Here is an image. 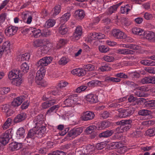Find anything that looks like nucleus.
I'll use <instances>...</instances> for the list:
<instances>
[{
	"label": "nucleus",
	"mask_w": 155,
	"mask_h": 155,
	"mask_svg": "<svg viewBox=\"0 0 155 155\" xmlns=\"http://www.w3.org/2000/svg\"><path fill=\"white\" fill-rule=\"evenodd\" d=\"M46 130V129L44 126H41L38 129L36 127H33L28 131L27 136L25 139V141L28 143V145H30L36 137L39 138L42 137Z\"/></svg>",
	"instance_id": "nucleus-1"
},
{
	"label": "nucleus",
	"mask_w": 155,
	"mask_h": 155,
	"mask_svg": "<svg viewBox=\"0 0 155 155\" xmlns=\"http://www.w3.org/2000/svg\"><path fill=\"white\" fill-rule=\"evenodd\" d=\"M52 60V58L51 56L45 57L40 59L38 61L36 66L39 69L37 72L35 79L38 80H41L44 76L45 70L44 67L50 64Z\"/></svg>",
	"instance_id": "nucleus-2"
},
{
	"label": "nucleus",
	"mask_w": 155,
	"mask_h": 155,
	"mask_svg": "<svg viewBox=\"0 0 155 155\" xmlns=\"http://www.w3.org/2000/svg\"><path fill=\"white\" fill-rule=\"evenodd\" d=\"M81 98L78 97L76 94L70 95L64 101L63 104L65 106L64 107H70L73 106L75 104H79L81 103Z\"/></svg>",
	"instance_id": "nucleus-3"
},
{
	"label": "nucleus",
	"mask_w": 155,
	"mask_h": 155,
	"mask_svg": "<svg viewBox=\"0 0 155 155\" xmlns=\"http://www.w3.org/2000/svg\"><path fill=\"white\" fill-rule=\"evenodd\" d=\"M83 128L81 127L74 128L71 130L67 135L72 138H74L80 135L83 132Z\"/></svg>",
	"instance_id": "nucleus-4"
},
{
	"label": "nucleus",
	"mask_w": 155,
	"mask_h": 155,
	"mask_svg": "<svg viewBox=\"0 0 155 155\" xmlns=\"http://www.w3.org/2000/svg\"><path fill=\"white\" fill-rule=\"evenodd\" d=\"M18 30V27L15 26L11 25L7 27L5 30V34L8 37L14 35Z\"/></svg>",
	"instance_id": "nucleus-5"
},
{
	"label": "nucleus",
	"mask_w": 155,
	"mask_h": 155,
	"mask_svg": "<svg viewBox=\"0 0 155 155\" xmlns=\"http://www.w3.org/2000/svg\"><path fill=\"white\" fill-rule=\"evenodd\" d=\"M105 37L104 34L96 32L90 33L88 37V41L91 42L92 41L96 39H103Z\"/></svg>",
	"instance_id": "nucleus-6"
},
{
	"label": "nucleus",
	"mask_w": 155,
	"mask_h": 155,
	"mask_svg": "<svg viewBox=\"0 0 155 155\" xmlns=\"http://www.w3.org/2000/svg\"><path fill=\"white\" fill-rule=\"evenodd\" d=\"M44 123V117L42 114L39 115L34 118L33 124L35 125L34 127H36L38 129L41 127H40Z\"/></svg>",
	"instance_id": "nucleus-7"
},
{
	"label": "nucleus",
	"mask_w": 155,
	"mask_h": 155,
	"mask_svg": "<svg viewBox=\"0 0 155 155\" xmlns=\"http://www.w3.org/2000/svg\"><path fill=\"white\" fill-rule=\"evenodd\" d=\"M82 33V29L81 26H78L75 29L74 32L71 37V39L73 41L79 39Z\"/></svg>",
	"instance_id": "nucleus-8"
},
{
	"label": "nucleus",
	"mask_w": 155,
	"mask_h": 155,
	"mask_svg": "<svg viewBox=\"0 0 155 155\" xmlns=\"http://www.w3.org/2000/svg\"><path fill=\"white\" fill-rule=\"evenodd\" d=\"M10 129L6 131L2 135L0 136V141L2 142L5 145L8 143L10 139L9 132H11Z\"/></svg>",
	"instance_id": "nucleus-9"
},
{
	"label": "nucleus",
	"mask_w": 155,
	"mask_h": 155,
	"mask_svg": "<svg viewBox=\"0 0 155 155\" xmlns=\"http://www.w3.org/2000/svg\"><path fill=\"white\" fill-rule=\"evenodd\" d=\"M119 111L120 112L118 117L120 118H126L129 117L134 113L133 111L130 109H124Z\"/></svg>",
	"instance_id": "nucleus-10"
},
{
	"label": "nucleus",
	"mask_w": 155,
	"mask_h": 155,
	"mask_svg": "<svg viewBox=\"0 0 155 155\" xmlns=\"http://www.w3.org/2000/svg\"><path fill=\"white\" fill-rule=\"evenodd\" d=\"M85 99L87 102L90 103H95L97 101L96 95L92 93L87 95L85 97Z\"/></svg>",
	"instance_id": "nucleus-11"
},
{
	"label": "nucleus",
	"mask_w": 155,
	"mask_h": 155,
	"mask_svg": "<svg viewBox=\"0 0 155 155\" xmlns=\"http://www.w3.org/2000/svg\"><path fill=\"white\" fill-rule=\"evenodd\" d=\"M95 116L94 113L91 112L87 111L84 112L81 118L82 120L87 121L92 119Z\"/></svg>",
	"instance_id": "nucleus-12"
},
{
	"label": "nucleus",
	"mask_w": 155,
	"mask_h": 155,
	"mask_svg": "<svg viewBox=\"0 0 155 155\" xmlns=\"http://www.w3.org/2000/svg\"><path fill=\"white\" fill-rule=\"evenodd\" d=\"M113 35L118 39H123L125 37L124 33L119 29H114L112 32Z\"/></svg>",
	"instance_id": "nucleus-13"
},
{
	"label": "nucleus",
	"mask_w": 155,
	"mask_h": 155,
	"mask_svg": "<svg viewBox=\"0 0 155 155\" xmlns=\"http://www.w3.org/2000/svg\"><path fill=\"white\" fill-rule=\"evenodd\" d=\"M143 35L145 38L149 41L153 42V39L155 37V33L152 31H147L143 33Z\"/></svg>",
	"instance_id": "nucleus-14"
},
{
	"label": "nucleus",
	"mask_w": 155,
	"mask_h": 155,
	"mask_svg": "<svg viewBox=\"0 0 155 155\" xmlns=\"http://www.w3.org/2000/svg\"><path fill=\"white\" fill-rule=\"evenodd\" d=\"M26 117V114L25 113H22L16 116L14 118V121L15 123H19L25 120Z\"/></svg>",
	"instance_id": "nucleus-15"
},
{
	"label": "nucleus",
	"mask_w": 155,
	"mask_h": 155,
	"mask_svg": "<svg viewBox=\"0 0 155 155\" xmlns=\"http://www.w3.org/2000/svg\"><path fill=\"white\" fill-rule=\"evenodd\" d=\"M19 71L18 70H13L10 71L8 74V77L12 81L13 79L19 77Z\"/></svg>",
	"instance_id": "nucleus-16"
},
{
	"label": "nucleus",
	"mask_w": 155,
	"mask_h": 155,
	"mask_svg": "<svg viewBox=\"0 0 155 155\" xmlns=\"http://www.w3.org/2000/svg\"><path fill=\"white\" fill-rule=\"evenodd\" d=\"M24 100L23 97L20 96L15 98L12 103V105L14 107H18L19 106Z\"/></svg>",
	"instance_id": "nucleus-17"
},
{
	"label": "nucleus",
	"mask_w": 155,
	"mask_h": 155,
	"mask_svg": "<svg viewBox=\"0 0 155 155\" xmlns=\"http://www.w3.org/2000/svg\"><path fill=\"white\" fill-rule=\"evenodd\" d=\"M71 73L74 75H76L78 76H83L84 75L85 73V71L81 68H77L73 69L71 71Z\"/></svg>",
	"instance_id": "nucleus-18"
},
{
	"label": "nucleus",
	"mask_w": 155,
	"mask_h": 155,
	"mask_svg": "<svg viewBox=\"0 0 155 155\" xmlns=\"http://www.w3.org/2000/svg\"><path fill=\"white\" fill-rule=\"evenodd\" d=\"M56 102V101L54 99L50 100L42 103L41 107L43 109L48 108L55 104Z\"/></svg>",
	"instance_id": "nucleus-19"
},
{
	"label": "nucleus",
	"mask_w": 155,
	"mask_h": 155,
	"mask_svg": "<svg viewBox=\"0 0 155 155\" xmlns=\"http://www.w3.org/2000/svg\"><path fill=\"white\" fill-rule=\"evenodd\" d=\"M114 131L113 130H107L104 131L99 135L100 137H108L111 136L114 133Z\"/></svg>",
	"instance_id": "nucleus-20"
},
{
	"label": "nucleus",
	"mask_w": 155,
	"mask_h": 155,
	"mask_svg": "<svg viewBox=\"0 0 155 155\" xmlns=\"http://www.w3.org/2000/svg\"><path fill=\"white\" fill-rule=\"evenodd\" d=\"M125 99V97L118 99L116 100V103L111 104H110V106L111 107L119 108L122 105V104L120 102L124 101Z\"/></svg>",
	"instance_id": "nucleus-21"
},
{
	"label": "nucleus",
	"mask_w": 155,
	"mask_h": 155,
	"mask_svg": "<svg viewBox=\"0 0 155 155\" xmlns=\"http://www.w3.org/2000/svg\"><path fill=\"white\" fill-rule=\"evenodd\" d=\"M130 126H125L124 125H121L116 129V131L118 133H122L125 131H127L130 129Z\"/></svg>",
	"instance_id": "nucleus-22"
},
{
	"label": "nucleus",
	"mask_w": 155,
	"mask_h": 155,
	"mask_svg": "<svg viewBox=\"0 0 155 155\" xmlns=\"http://www.w3.org/2000/svg\"><path fill=\"white\" fill-rule=\"evenodd\" d=\"M121 46L123 47L130 48L135 50H138L140 49V47L136 45L133 44H123L121 45Z\"/></svg>",
	"instance_id": "nucleus-23"
},
{
	"label": "nucleus",
	"mask_w": 155,
	"mask_h": 155,
	"mask_svg": "<svg viewBox=\"0 0 155 155\" xmlns=\"http://www.w3.org/2000/svg\"><path fill=\"white\" fill-rule=\"evenodd\" d=\"M10 147L12 148V150H18L22 147V144L16 142L12 143L10 144Z\"/></svg>",
	"instance_id": "nucleus-24"
},
{
	"label": "nucleus",
	"mask_w": 155,
	"mask_h": 155,
	"mask_svg": "<svg viewBox=\"0 0 155 155\" xmlns=\"http://www.w3.org/2000/svg\"><path fill=\"white\" fill-rule=\"evenodd\" d=\"M25 134L24 129L22 127L20 128L16 132L17 137L19 139L23 138L24 137Z\"/></svg>",
	"instance_id": "nucleus-25"
},
{
	"label": "nucleus",
	"mask_w": 155,
	"mask_h": 155,
	"mask_svg": "<svg viewBox=\"0 0 155 155\" xmlns=\"http://www.w3.org/2000/svg\"><path fill=\"white\" fill-rule=\"evenodd\" d=\"M140 63L144 65L148 66H155V61L149 60H141Z\"/></svg>",
	"instance_id": "nucleus-26"
},
{
	"label": "nucleus",
	"mask_w": 155,
	"mask_h": 155,
	"mask_svg": "<svg viewBox=\"0 0 155 155\" xmlns=\"http://www.w3.org/2000/svg\"><path fill=\"white\" fill-rule=\"evenodd\" d=\"M68 28L64 25H62L59 28V32L61 35L66 34L68 31Z\"/></svg>",
	"instance_id": "nucleus-27"
},
{
	"label": "nucleus",
	"mask_w": 155,
	"mask_h": 155,
	"mask_svg": "<svg viewBox=\"0 0 155 155\" xmlns=\"http://www.w3.org/2000/svg\"><path fill=\"white\" fill-rule=\"evenodd\" d=\"M131 9V7H130L128 5H127L124 7H121L120 8V11L121 13L127 14Z\"/></svg>",
	"instance_id": "nucleus-28"
},
{
	"label": "nucleus",
	"mask_w": 155,
	"mask_h": 155,
	"mask_svg": "<svg viewBox=\"0 0 155 155\" xmlns=\"http://www.w3.org/2000/svg\"><path fill=\"white\" fill-rule=\"evenodd\" d=\"M118 52L120 54H133L134 53V51L126 49H119Z\"/></svg>",
	"instance_id": "nucleus-29"
},
{
	"label": "nucleus",
	"mask_w": 155,
	"mask_h": 155,
	"mask_svg": "<svg viewBox=\"0 0 155 155\" xmlns=\"http://www.w3.org/2000/svg\"><path fill=\"white\" fill-rule=\"evenodd\" d=\"M132 31L134 34L141 35L143 34L144 31L139 28L135 27L132 29Z\"/></svg>",
	"instance_id": "nucleus-30"
},
{
	"label": "nucleus",
	"mask_w": 155,
	"mask_h": 155,
	"mask_svg": "<svg viewBox=\"0 0 155 155\" xmlns=\"http://www.w3.org/2000/svg\"><path fill=\"white\" fill-rule=\"evenodd\" d=\"M29 68V66L28 64L26 62H24L21 65L20 71L21 72L25 73L28 71Z\"/></svg>",
	"instance_id": "nucleus-31"
},
{
	"label": "nucleus",
	"mask_w": 155,
	"mask_h": 155,
	"mask_svg": "<svg viewBox=\"0 0 155 155\" xmlns=\"http://www.w3.org/2000/svg\"><path fill=\"white\" fill-rule=\"evenodd\" d=\"M12 122V119L11 118H8L4 124L2 126L3 129L5 130L8 128L9 127V126L11 124Z\"/></svg>",
	"instance_id": "nucleus-32"
},
{
	"label": "nucleus",
	"mask_w": 155,
	"mask_h": 155,
	"mask_svg": "<svg viewBox=\"0 0 155 155\" xmlns=\"http://www.w3.org/2000/svg\"><path fill=\"white\" fill-rule=\"evenodd\" d=\"M55 23V21L52 19L48 20L45 23V26L48 28L52 27Z\"/></svg>",
	"instance_id": "nucleus-33"
},
{
	"label": "nucleus",
	"mask_w": 155,
	"mask_h": 155,
	"mask_svg": "<svg viewBox=\"0 0 155 155\" xmlns=\"http://www.w3.org/2000/svg\"><path fill=\"white\" fill-rule=\"evenodd\" d=\"M20 56L21 58V61H27L29 59L30 55L29 53H26L25 54H22Z\"/></svg>",
	"instance_id": "nucleus-34"
},
{
	"label": "nucleus",
	"mask_w": 155,
	"mask_h": 155,
	"mask_svg": "<svg viewBox=\"0 0 155 155\" xmlns=\"http://www.w3.org/2000/svg\"><path fill=\"white\" fill-rule=\"evenodd\" d=\"M116 6L114 5L110 6L107 9V14L110 15L113 13L115 12L117 10Z\"/></svg>",
	"instance_id": "nucleus-35"
},
{
	"label": "nucleus",
	"mask_w": 155,
	"mask_h": 155,
	"mask_svg": "<svg viewBox=\"0 0 155 155\" xmlns=\"http://www.w3.org/2000/svg\"><path fill=\"white\" fill-rule=\"evenodd\" d=\"M10 42L9 41H6L4 42L2 45L0 46L5 51H7V50H9L10 47Z\"/></svg>",
	"instance_id": "nucleus-36"
},
{
	"label": "nucleus",
	"mask_w": 155,
	"mask_h": 155,
	"mask_svg": "<svg viewBox=\"0 0 155 155\" xmlns=\"http://www.w3.org/2000/svg\"><path fill=\"white\" fill-rule=\"evenodd\" d=\"M61 6L59 5H56L53 8V15L54 16L58 15L60 12Z\"/></svg>",
	"instance_id": "nucleus-37"
},
{
	"label": "nucleus",
	"mask_w": 155,
	"mask_h": 155,
	"mask_svg": "<svg viewBox=\"0 0 155 155\" xmlns=\"http://www.w3.org/2000/svg\"><path fill=\"white\" fill-rule=\"evenodd\" d=\"M147 135L150 137H152L155 135V127L150 129L146 131Z\"/></svg>",
	"instance_id": "nucleus-38"
},
{
	"label": "nucleus",
	"mask_w": 155,
	"mask_h": 155,
	"mask_svg": "<svg viewBox=\"0 0 155 155\" xmlns=\"http://www.w3.org/2000/svg\"><path fill=\"white\" fill-rule=\"evenodd\" d=\"M75 14L77 17L80 19L83 18L84 16V13L83 10H77L75 12Z\"/></svg>",
	"instance_id": "nucleus-39"
},
{
	"label": "nucleus",
	"mask_w": 155,
	"mask_h": 155,
	"mask_svg": "<svg viewBox=\"0 0 155 155\" xmlns=\"http://www.w3.org/2000/svg\"><path fill=\"white\" fill-rule=\"evenodd\" d=\"M71 16L70 13H67L64 14L61 17V21L63 22H65L68 20Z\"/></svg>",
	"instance_id": "nucleus-40"
},
{
	"label": "nucleus",
	"mask_w": 155,
	"mask_h": 155,
	"mask_svg": "<svg viewBox=\"0 0 155 155\" xmlns=\"http://www.w3.org/2000/svg\"><path fill=\"white\" fill-rule=\"evenodd\" d=\"M69 61V59L65 57H63L60 59L58 61L60 65H64L67 64Z\"/></svg>",
	"instance_id": "nucleus-41"
},
{
	"label": "nucleus",
	"mask_w": 155,
	"mask_h": 155,
	"mask_svg": "<svg viewBox=\"0 0 155 155\" xmlns=\"http://www.w3.org/2000/svg\"><path fill=\"white\" fill-rule=\"evenodd\" d=\"M11 83L13 85L17 86H19L21 83V80L18 78H15L12 81Z\"/></svg>",
	"instance_id": "nucleus-42"
},
{
	"label": "nucleus",
	"mask_w": 155,
	"mask_h": 155,
	"mask_svg": "<svg viewBox=\"0 0 155 155\" xmlns=\"http://www.w3.org/2000/svg\"><path fill=\"white\" fill-rule=\"evenodd\" d=\"M59 107L58 105L53 106L50 107L47 111L46 114H47L50 115L52 112H53L55 110H58Z\"/></svg>",
	"instance_id": "nucleus-43"
},
{
	"label": "nucleus",
	"mask_w": 155,
	"mask_h": 155,
	"mask_svg": "<svg viewBox=\"0 0 155 155\" xmlns=\"http://www.w3.org/2000/svg\"><path fill=\"white\" fill-rule=\"evenodd\" d=\"M10 106L8 104L2 105L0 106V110L5 113L9 110Z\"/></svg>",
	"instance_id": "nucleus-44"
},
{
	"label": "nucleus",
	"mask_w": 155,
	"mask_h": 155,
	"mask_svg": "<svg viewBox=\"0 0 155 155\" xmlns=\"http://www.w3.org/2000/svg\"><path fill=\"white\" fill-rule=\"evenodd\" d=\"M43 42L41 40H37L33 42V45L35 47L37 48L42 46Z\"/></svg>",
	"instance_id": "nucleus-45"
},
{
	"label": "nucleus",
	"mask_w": 155,
	"mask_h": 155,
	"mask_svg": "<svg viewBox=\"0 0 155 155\" xmlns=\"http://www.w3.org/2000/svg\"><path fill=\"white\" fill-rule=\"evenodd\" d=\"M66 40L64 39H61L59 40L57 45V49L61 48L66 44Z\"/></svg>",
	"instance_id": "nucleus-46"
},
{
	"label": "nucleus",
	"mask_w": 155,
	"mask_h": 155,
	"mask_svg": "<svg viewBox=\"0 0 155 155\" xmlns=\"http://www.w3.org/2000/svg\"><path fill=\"white\" fill-rule=\"evenodd\" d=\"M99 81L97 80H92L88 82L87 85L89 87H94L96 86L98 83Z\"/></svg>",
	"instance_id": "nucleus-47"
},
{
	"label": "nucleus",
	"mask_w": 155,
	"mask_h": 155,
	"mask_svg": "<svg viewBox=\"0 0 155 155\" xmlns=\"http://www.w3.org/2000/svg\"><path fill=\"white\" fill-rule=\"evenodd\" d=\"M132 120H122V125H124L125 126H130V128L131 127V124Z\"/></svg>",
	"instance_id": "nucleus-48"
},
{
	"label": "nucleus",
	"mask_w": 155,
	"mask_h": 155,
	"mask_svg": "<svg viewBox=\"0 0 155 155\" xmlns=\"http://www.w3.org/2000/svg\"><path fill=\"white\" fill-rule=\"evenodd\" d=\"M86 147L90 155L94 150L95 148V147L93 145L90 144L87 145Z\"/></svg>",
	"instance_id": "nucleus-49"
},
{
	"label": "nucleus",
	"mask_w": 155,
	"mask_h": 155,
	"mask_svg": "<svg viewBox=\"0 0 155 155\" xmlns=\"http://www.w3.org/2000/svg\"><path fill=\"white\" fill-rule=\"evenodd\" d=\"M41 35V31L40 29H37L35 28V30L34 29L32 35L31 36L37 38L40 36Z\"/></svg>",
	"instance_id": "nucleus-50"
},
{
	"label": "nucleus",
	"mask_w": 155,
	"mask_h": 155,
	"mask_svg": "<svg viewBox=\"0 0 155 155\" xmlns=\"http://www.w3.org/2000/svg\"><path fill=\"white\" fill-rule=\"evenodd\" d=\"M87 88V86H81L75 89V92L77 93H80L82 91H84Z\"/></svg>",
	"instance_id": "nucleus-51"
},
{
	"label": "nucleus",
	"mask_w": 155,
	"mask_h": 155,
	"mask_svg": "<svg viewBox=\"0 0 155 155\" xmlns=\"http://www.w3.org/2000/svg\"><path fill=\"white\" fill-rule=\"evenodd\" d=\"M99 49L100 51L102 53H105L108 51L109 50V48L107 46L104 45H101L99 47Z\"/></svg>",
	"instance_id": "nucleus-52"
},
{
	"label": "nucleus",
	"mask_w": 155,
	"mask_h": 155,
	"mask_svg": "<svg viewBox=\"0 0 155 155\" xmlns=\"http://www.w3.org/2000/svg\"><path fill=\"white\" fill-rule=\"evenodd\" d=\"M103 59L105 61L108 62H113L114 60V57L107 55L104 56L103 58Z\"/></svg>",
	"instance_id": "nucleus-53"
},
{
	"label": "nucleus",
	"mask_w": 155,
	"mask_h": 155,
	"mask_svg": "<svg viewBox=\"0 0 155 155\" xmlns=\"http://www.w3.org/2000/svg\"><path fill=\"white\" fill-rule=\"evenodd\" d=\"M124 84L126 85H128L131 87L136 88L137 86V85L134 82L130 81H126L124 82Z\"/></svg>",
	"instance_id": "nucleus-54"
},
{
	"label": "nucleus",
	"mask_w": 155,
	"mask_h": 155,
	"mask_svg": "<svg viewBox=\"0 0 155 155\" xmlns=\"http://www.w3.org/2000/svg\"><path fill=\"white\" fill-rule=\"evenodd\" d=\"M96 128V126L94 125L90 126L86 129V132L87 134H90L94 131Z\"/></svg>",
	"instance_id": "nucleus-55"
},
{
	"label": "nucleus",
	"mask_w": 155,
	"mask_h": 155,
	"mask_svg": "<svg viewBox=\"0 0 155 155\" xmlns=\"http://www.w3.org/2000/svg\"><path fill=\"white\" fill-rule=\"evenodd\" d=\"M147 105V107L151 109H154L155 107V100H151L148 101Z\"/></svg>",
	"instance_id": "nucleus-56"
},
{
	"label": "nucleus",
	"mask_w": 155,
	"mask_h": 155,
	"mask_svg": "<svg viewBox=\"0 0 155 155\" xmlns=\"http://www.w3.org/2000/svg\"><path fill=\"white\" fill-rule=\"evenodd\" d=\"M150 111L147 110L143 109L140 110L138 112V114L142 116H147L149 114Z\"/></svg>",
	"instance_id": "nucleus-57"
},
{
	"label": "nucleus",
	"mask_w": 155,
	"mask_h": 155,
	"mask_svg": "<svg viewBox=\"0 0 155 155\" xmlns=\"http://www.w3.org/2000/svg\"><path fill=\"white\" fill-rule=\"evenodd\" d=\"M114 76L117 77L118 78H128V76L127 75L123 73L120 72L116 74H115Z\"/></svg>",
	"instance_id": "nucleus-58"
},
{
	"label": "nucleus",
	"mask_w": 155,
	"mask_h": 155,
	"mask_svg": "<svg viewBox=\"0 0 155 155\" xmlns=\"http://www.w3.org/2000/svg\"><path fill=\"white\" fill-rule=\"evenodd\" d=\"M101 71L104 72L106 71H110L111 68L107 64L102 66L99 68Z\"/></svg>",
	"instance_id": "nucleus-59"
},
{
	"label": "nucleus",
	"mask_w": 155,
	"mask_h": 155,
	"mask_svg": "<svg viewBox=\"0 0 155 155\" xmlns=\"http://www.w3.org/2000/svg\"><path fill=\"white\" fill-rule=\"evenodd\" d=\"M34 29L35 30V28L32 27H29V28H26L24 30V32H26L28 34L32 35Z\"/></svg>",
	"instance_id": "nucleus-60"
},
{
	"label": "nucleus",
	"mask_w": 155,
	"mask_h": 155,
	"mask_svg": "<svg viewBox=\"0 0 155 155\" xmlns=\"http://www.w3.org/2000/svg\"><path fill=\"white\" fill-rule=\"evenodd\" d=\"M150 76L147 77L142 78L141 81V82L143 84H150Z\"/></svg>",
	"instance_id": "nucleus-61"
},
{
	"label": "nucleus",
	"mask_w": 155,
	"mask_h": 155,
	"mask_svg": "<svg viewBox=\"0 0 155 155\" xmlns=\"http://www.w3.org/2000/svg\"><path fill=\"white\" fill-rule=\"evenodd\" d=\"M140 133V131L135 130L131 132L130 133V135L131 137H139Z\"/></svg>",
	"instance_id": "nucleus-62"
},
{
	"label": "nucleus",
	"mask_w": 155,
	"mask_h": 155,
	"mask_svg": "<svg viewBox=\"0 0 155 155\" xmlns=\"http://www.w3.org/2000/svg\"><path fill=\"white\" fill-rule=\"evenodd\" d=\"M80 155H90L86 147L83 148L79 151Z\"/></svg>",
	"instance_id": "nucleus-63"
},
{
	"label": "nucleus",
	"mask_w": 155,
	"mask_h": 155,
	"mask_svg": "<svg viewBox=\"0 0 155 155\" xmlns=\"http://www.w3.org/2000/svg\"><path fill=\"white\" fill-rule=\"evenodd\" d=\"M48 155H65L64 152L61 150H57L50 153Z\"/></svg>",
	"instance_id": "nucleus-64"
}]
</instances>
